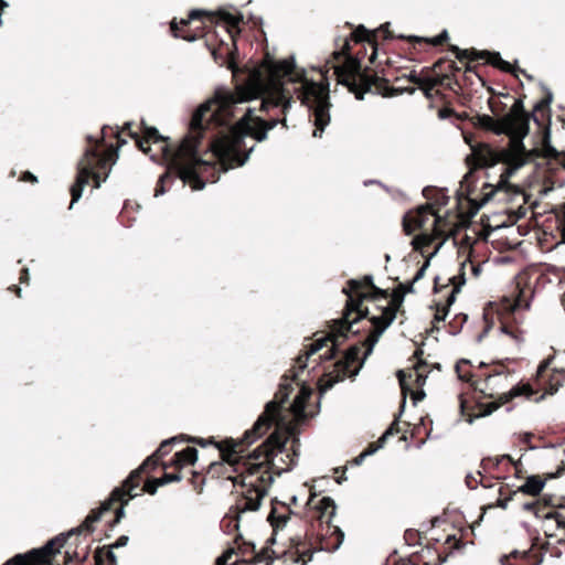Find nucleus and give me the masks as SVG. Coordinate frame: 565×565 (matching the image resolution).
I'll return each mask as SVG.
<instances>
[{
	"label": "nucleus",
	"mask_w": 565,
	"mask_h": 565,
	"mask_svg": "<svg viewBox=\"0 0 565 565\" xmlns=\"http://www.w3.org/2000/svg\"><path fill=\"white\" fill-rule=\"evenodd\" d=\"M242 20L233 7L214 10V63L225 66L236 81L235 92L214 89V129L220 128L214 131V174L247 162L254 150V145L247 148V137L262 142L278 124L287 127L294 94L308 107L313 137L320 138L331 121L329 84L308 78L294 57H267L262 70L254 71L238 65L235 39Z\"/></svg>",
	"instance_id": "f257e3e1"
},
{
	"label": "nucleus",
	"mask_w": 565,
	"mask_h": 565,
	"mask_svg": "<svg viewBox=\"0 0 565 565\" xmlns=\"http://www.w3.org/2000/svg\"><path fill=\"white\" fill-rule=\"evenodd\" d=\"M303 371L296 360L289 373L281 377L274 399L266 404L264 413L241 440L227 438L218 441L214 438V448H218L223 459L230 460L235 471H242V484L247 488L246 508L250 511L259 509L262 499L274 482V475L290 471L296 465L298 440L292 441V454L279 459L280 463L288 460L287 467H280L275 458L286 451L291 429L289 417L296 422L307 417L306 406L312 390L299 380Z\"/></svg>",
	"instance_id": "f03ea898"
},
{
	"label": "nucleus",
	"mask_w": 565,
	"mask_h": 565,
	"mask_svg": "<svg viewBox=\"0 0 565 565\" xmlns=\"http://www.w3.org/2000/svg\"><path fill=\"white\" fill-rule=\"evenodd\" d=\"M414 284L412 280L408 285H402V294H395L390 306L382 308L380 315L369 318V334L361 342V345H351L340 359L324 367V373L318 381L320 396L331 390L337 383L344 381L347 377H355L359 374L365 360L373 352L380 337L395 320L396 312L403 306L405 294L414 291Z\"/></svg>",
	"instance_id": "7ed1b4c3"
},
{
	"label": "nucleus",
	"mask_w": 565,
	"mask_h": 565,
	"mask_svg": "<svg viewBox=\"0 0 565 565\" xmlns=\"http://www.w3.org/2000/svg\"><path fill=\"white\" fill-rule=\"evenodd\" d=\"M363 288H370L376 292L384 294L382 289L374 285L373 277L371 275L364 276L363 280L350 279L347 282V287L343 288V292L348 296L347 310L343 319L333 322L332 330L328 338L316 340L308 351L297 358L300 370H306L308 367L310 358L320 351L326 345L327 341H331L332 345L320 358L324 361H329L330 363L327 364V366H329L334 362L332 360L335 359L342 340L348 339L349 333L360 332V329H354V327L361 320L367 318L369 315L367 309L362 308V299L364 298V295L362 294ZM324 367L326 365L323 369Z\"/></svg>",
	"instance_id": "20e7f679"
},
{
	"label": "nucleus",
	"mask_w": 565,
	"mask_h": 565,
	"mask_svg": "<svg viewBox=\"0 0 565 565\" xmlns=\"http://www.w3.org/2000/svg\"><path fill=\"white\" fill-rule=\"evenodd\" d=\"M503 118L510 129V149L499 152L488 145H480L478 148L472 147V150L482 166L493 167L500 161H507L518 169L532 158L531 151L526 150L523 143V139L530 131V120L533 119L535 122H540L535 115L525 110L521 98L514 102L510 111L503 115Z\"/></svg>",
	"instance_id": "39448f33"
},
{
	"label": "nucleus",
	"mask_w": 565,
	"mask_h": 565,
	"mask_svg": "<svg viewBox=\"0 0 565 565\" xmlns=\"http://www.w3.org/2000/svg\"><path fill=\"white\" fill-rule=\"evenodd\" d=\"M212 109V97H209L194 111L190 122V134L181 141L179 148L170 153L167 147L163 151L171 157L172 166L177 170L183 183L189 184L194 191L203 190L205 182L196 171V166L207 164L198 156V147L203 136V116Z\"/></svg>",
	"instance_id": "423d86ee"
},
{
	"label": "nucleus",
	"mask_w": 565,
	"mask_h": 565,
	"mask_svg": "<svg viewBox=\"0 0 565 565\" xmlns=\"http://www.w3.org/2000/svg\"><path fill=\"white\" fill-rule=\"evenodd\" d=\"M338 82L348 87L355 95V98L362 100L365 93L370 92L373 86L380 82L376 74H371L369 70L362 67L361 61L350 53V44L348 40L343 41L341 50L332 53V60H328Z\"/></svg>",
	"instance_id": "0eeeda50"
},
{
	"label": "nucleus",
	"mask_w": 565,
	"mask_h": 565,
	"mask_svg": "<svg viewBox=\"0 0 565 565\" xmlns=\"http://www.w3.org/2000/svg\"><path fill=\"white\" fill-rule=\"evenodd\" d=\"M429 215L434 216L433 227L434 233H422L413 238L412 245L414 249L423 252V248L429 246L435 238L443 235V231L439 228V224L444 218L435 214L430 206H420L416 211H409L404 215L403 227L407 235H411L415 230L423 228L429 218Z\"/></svg>",
	"instance_id": "6e6552de"
},
{
	"label": "nucleus",
	"mask_w": 565,
	"mask_h": 565,
	"mask_svg": "<svg viewBox=\"0 0 565 565\" xmlns=\"http://www.w3.org/2000/svg\"><path fill=\"white\" fill-rule=\"evenodd\" d=\"M104 160L97 158V154L94 150H87L84 157L78 162V175L76 182L71 189L72 193V202L70 209L74 206L76 202H78L83 195V191L85 186L88 184L90 178L95 181V188H99L102 185V181L99 175L95 172V164L103 163Z\"/></svg>",
	"instance_id": "1a4fd4ad"
},
{
	"label": "nucleus",
	"mask_w": 565,
	"mask_h": 565,
	"mask_svg": "<svg viewBox=\"0 0 565 565\" xmlns=\"http://www.w3.org/2000/svg\"><path fill=\"white\" fill-rule=\"evenodd\" d=\"M68 536L61 534L43 545L40 548H33L24 554H18L11 559L7 561L4 565H44L47 564L50 557L60 553V548L64 546Z\"/></svg>",
	"instance_id": "9d476101"
},
{
	"label": "nucleus",
	"mask_w": 565,
	"mask_h": 565,
	"mask_svg": "<svg viewBox=\"0 0 565 565\" xmlns=\"http://www.w3.org/2000/svg\"><path fill=\"white\" fill-rule=\"evenodd\" d=\"M321 510V516H328L327 519V533L328 537H322L320 542V550L328 552H335L340 548L344 540L343 531L335 525L331 524L332 519L335 515L337 504L330 497H323L319 502Z\"/></svg>",
	"instance_id": "9b49d317"
},
{
	"label": "nucleus",
	"mask_w": 565,
	"mask_h": 565,
	"mask_svg": "<svg viewBox=\"0 0 565 565\" xmlns=\"http://www.w3.org/2000/svg\"><path fill=\"white\" fill-rule=\"evenodd\" d=\"M451 52L455 53L456 57L459 61L462 60H487L490 64L494 65L495 67L505 71L511 72L515 76L519 75V73H522L524 76H526L529 79H532V76L526 74L524 70H521L520 67L512 66L508 61H504L500 53L498 52H488V51H478L476 49L471 50H461L456 45L450 46Z\"/></svg>",
	"instance_id": "f8f14e48"
},
{
	"label": "nucleus",
	"mask_w": 565,
	"mask_h": 565,
	"mask_svg": "<svg viewBox=\"0 0 565 565\" xmlns=\"http://www.w3.org/2000/svg\"><path fill=\"white\" fill-rule=\"evenodd\" d=\"M214 450H217L218 458H220V461L214 460V476L217 475V477L220 478L221 475H226L228 471V475L224 478L227 480H231L233 482L234 487L239 486L243 489L242 493L244 495V501L242 503V509L244 511L247 510V508H246L247 488L243 487V484H242V471H235L233 468V465L230 462V460L223 459L218 448H214ZM248 511H250V510L248 509Z\"/></svg>",
	"instance_id": "ddd939ff"
},
{
	"label": "nucleus",
	"mask_w": 565,
	"mask_h": 565,
	"mask_svg": "<svg viewBox=\"0 0 565 565\" xmlns=\"http://www.w3.org/2000/svg\"><path fill=\"white\" fill-rule=\"evenodd\" d=\"M290 513L291 511L285 503L278 502L273 505L267 520L269 521L274 531L280 530L287 524Z\"/></svg>",
	"instance_id": "4468645a"
},
{
	"label": "nucleus",
	"mask_w": 565,
	"mask_h": 565,
	"mask_svg": "<svg viewBox=\"0 0 565 565\" xmlns=\"http://www.w3.org/2000/svg\"><path fill=\"white\" fill-rule=\"evenodd\" d=\"M532 393V388L529 385H515L509 392L500 395L499 403L489 405L488 409L484 412V415H490L501 405L509 403L516 396L531 395Z\"/></svg>",
	"instance_id": "2eb2a0df"
},
{
	"label": "nucleus",
	"mask_w": 565,
	"mask_h": 565,
	"mask_svg": "<svg viewBox=\"0 0 565 565\" xmlns=\"http://www.w3.org/2000/svg\"><path fill=\"white\" fill-rule=\"evenodd\" d=\"M478 124L488 130L493 131L497 135H508L510 137V129L504 121L503 116L500 118H494L490 115H479L478 116Z\"/></svg>",
	"instance_id": "dca6fc26"
},
{
	"label": "nucleus",
	"mask_w": 565,
	"mask_h": 565,
	"mask_svg": "<svg viewBox=\"0 0 565 565\" xmlns=\"http://www.w3.org/2000/svg\"><path fill=\"white\" fill-rule=\"evenodd\" d=\"M541 154L546 159L557 161L565 169V152H561L552 146L550 130H546L542 137Z\"/></svg>",
	"instance_id": "f3484780"
},
{
	"label": "nucleus",
	"mask_w": 565,
	"mask_h": 565,
	"mask_svg": "<svg viewBox=\"0 0 565 565\" xmlns=\"http://www.w3.org/2000/svg\"><path fill=\"white\" fill-rule=\"evenodd\" d=\"M544 487L545 480L542 479L540 476L532 475L525 479V482L522 486H520L518 490L513 492V494L522 492L535 497L541 493Z\"/></svg>",
	"instance_id": "a211bd4d"
},
{
	"label": "nucleus",
	"mask_w": 565,
	"mask_h": 565,
	"mask_svg": "<svg viewBox=\"0 0 565 565\" xmlns=\"http://www.w3.org/2000/svg\"><path fill=\"white\" fill-rule=\"evenodd\" d=\"M152 460V457H149L138 469L134 470L129 477L124 481L122 488L125 491V495H129L130 499H134L137 494L134 491L138 488V482L135 481L145 469L147 463Z\"/></svg>",
	"instance_id": "6ab92c4d"
},
{
	"label": "nucleus",
	"mask_w": 565,
	"mask_h": 565,
	"mask_svg": "<svg viewBox=\"0 0 565 565\" xmlns=\"http://www.w3.org/2000/svg\"><path fill=\"white\" fill-rule=\"evenodd\" d=\"M300 542L295 543L294 551H288L284 553L285 562H291V564H299L302 562V565L306 564L305 556L308 555V561L312 558V553L309 550H300Z\"/></svg>",
	"instance_id": "aec40b11"
},
{
	"label": "nucleus",
	"mask_w": 565,
	"mask_h": 565,
	"mask_svg": "<svg viewBox=\"0 0 565 565\" xmlns=\"http://www.w3.org/2000/svg\"><path fill=\"white\" fill-rule=\"evenodd\" d=\"M202 15H212V12L210 11H205V10H200V9H194L192 10L190 13H189V17L188 19H181L179 22L178 20L174 18L171 22H170V28H171V31L173 32V35L175 38H179V34L177 33V30L179 28V24L181 25H186L189 22L191 21H194V20H198L199 18H201Z\"/></svg>",
	"instance_id": "412c9836"
},
{
	"label": "nucleus",
	"mask_w": 565,
	"mask_h": 565,
	"mask_svg": "<svg viewBox=\"0 0 565 565\" xmlns=\"http://www.w3.org/2000/svg\"><path fill=\"white\" fill-rule=\"evenodd\" d=\"M468 260H465L461 263L460 273L458 276H455L451 281L455 285L454 289L451 290L450 295L447 298V305L448 307L451 306L456 300V295L460 291L461 287L466 284V274H465V267Z\"/></svg>",
	"instance_id": "4be33fe9"
},
{
	"label": "nucleus",
	"mask_w": 565,
	"mask_h": 565,
	"mask_svg": "<svg viewBox=\"0 0 565 565\" xmlns=\"http://www.w3.org/2000/svg\"><path fill=\"white\" fill-rule=\"evenodd\" d=\"M523 509L525 511H530V512H533L536 516H542L541 515V509L539 508V504L536 501H532V502H526L523 504ZM544 518H554L556 523H557V527L559 529H565V519L559 514V513H547L545 515H543Z\"/></svg>",
	"instance_id": "5701e85b"
},
{
	"label": "nucleus",
	"mask_w": 565,
	"mask_h": 565,
	"mask_svg": "<svg viewBox=\"0 0 565 565\" xmlns=\"http://www.w3.org/2000/svg\"><path fill=\"white\" fill-rule=\"evenodd\" d=\"M238 557L234 547H227L221 556L214 561V565H237Z\"/></svg>",
	"instance_id": "b1692460"
},
{
	"label": "nucleus",
	"mask_w": 565,
	"mask_h": 565,
	"mask_svg": "<svg viewBox=\"0 0 565 565\" xmlns=\"http://www.w3.org/2000/svg\"><path fill=\"white\" fill-rule=\"evenodd\" d=\"M178 462L181 465L195 463L198 460V450L193 447H188L184 450L177 454Z\"/></svg>",
	"instance_id": "393cba45"
},
{
	"label": "nucleus",
	"mask_w": 565,
	"mask_h": 565,
	"mask_svg": "<svg viewBox=\"0 0 565 565\" xmlns=\"http://www.w3.org/2000/svg\"><path fill=\"white\" fill-rule=\"evenodd\" d=\"M125 498V491L124 489L116 488L113 490L110 498L106 501H104L98 509L103 514L111 509V504L115 501H122Z\"/></svg>",
	"instance_id": "a878e982"
},
{
	"label": "nucleus",
	"mask_w": 565,
	"mask_h": 565,
	"mask_svg": "<svg viewBox=\"0 0 565 565\" xmlns=\"http://www.w3.org/2000/svg\"><path fill=\"white\" fill-rule=\"evenodd\" d=\"M146 140L140 141L139 146L143 152H147L149 149L145 147V142L148 140H153L154 142L163 141V136H161L156 127H146L145 129Z\"/></svg>",
	"instance_id": "bb28decb"
},
{
	"label": "nucleus",
	"mask_w": 565,
	"mask_h": 565,
	"mask_svg": "<svg viewBox=\"0 0 565 565\" xmlns=\"http://www.w3.org/2000/svg\"><path fill=\"white\" fill-rule=\"evenodd\" d=\"M443 245H444V241L437 244L434 252L429 255V257L425 260V263L422 265V267L417 270L416 275L413 278V282L420 280L425 276V273H426L427 268L429 267L430 259L439 252V249L443 247Z\"/></svg>",
	"instance_id": "cd10ccee"
},
{
	"label": "nucleus",
	"mask_w": 565,
	"mask_h": 565,
	"mask_svg": "<svg viewBox=\"0 0 565 565\" xmlns=\"http://www.w3.org/2000/svg\"><path fill=\"white\" fill-rule=\"evenodd\" d=\"M352 38L355 42L367 41L372 43L374 34L371 33L364 25H359L352 33Z\"/></svg>",
	"instance_id": "c85d7f7f"
},
{
	"label": "nucleus",
	"mask_w": 565,
	"mask_h": 565,
	"mask_svg": "<svg viewBox=\"0 0 565 565\" xmlns=\"http://www.w3.org/2000/svg\"><path fill=\"white\" fill-rule=\"evenodd\" d=\"M93 524H94V522L88 521V518L86 516L85 520L83 521V523L78 527L72 529L70 532H67V536H71L73 534H81L85 531L93 532V530H94Z\"/></svg>",
	"instance_id": "c756f323"
},
{
	"label": "nucleus",
	"mask_w": 565,
	"mask_h": 565,
	"mask_svg": "<svg viewBox=\"0 0 565 565\" xmlns=\"http://www.w3.org/2000/svg\"><path fill=\"white\" fill-rule=\"evenodd\" d=\"M553 100V95L550 90H546V96L542 100L537 102L534 106L535 111L543 110L544 108H547Z\"/></svg>",
	"instance_id": "7c9ffc66"
},
{
	"label": "nucleus",
	"mask_w": 565,
	"mask_h": 565,
	"mask_svg": "<svg viewBox=\"0 0 565 565\" xmlns=\"http://www.w3.org/2000/svg\"><path fill=\"white\" fill-rule=\"evenodd\" d=\"M553 100V95L550 90H546V96L542 100L537 102L534 106L535 111L543 110L544 108H547Z\"/></svg>",
	"instance_id": "2f4dec72"
},
{
	"label": "nucleus",
	"mask_w": 565,
	"mask_h": 565,
	"mask_svg": "<svg viewBox=\"0 0 565 565\" xmlns=\"http://www.w3.org/2000/svg\"><path fill=\"white\" fill-rule=\"evenodd\" d=\"M503 459L509 460V461H510V462L515 467L516 471H519V468H518V467H519V462H518V461H514V460H513V458H512L510 455H503V456H501V457H497V458H494V459H493V465H494V466H499V463H500V462H501V460H503ZM486 461H492V459H491V458L483 459V460H482V465H483V466H486Z\"/></svg>",
	"instance_id": "473e14b6"
},
{
	"label": "nucleus",
	"mask_w": 565,
	"mask_h": 565,
	"mask_svg": "<svg viewBox=\"0 0 565 565\" xmlns=\"http://www.w3.org/2000/svg\"><path fill=\"white\" fill-rule=\"evenodd\" d=\"M159 484L166 486L168 483L180 481L182 479V476L179 473H166L163 477L158 478Z\"/></svg>",
	"instance_id": "72a5a7b5"
},
{
	"label": "nucleus",
	"mask_w": 565,
	"mask_h": 565,
	"mask_svg": "<svg viewBox=\"0 0 565 565\" xmlns=\"http://www.w3.org/2000/svg\"><path fill=\"white\" fill-rule=\"evenodd\" d=\"M425 363L419 361L415 366L416 383L423 385L426 381L427 375L422 372V367Z\"/></svg>",
	"instance_id": "f704fd0d"
},
{
	"label": "nucleus",
	"mask_w": 565,
	"mask_h": 565,
	"mask_svg": "<svg viewBox=\"0 0 565 565\" xmlns=\"http://www.w3.org/2000/svg\"><path fill=\"white\" fill-rule=\"evenodd\" d=\"M159 482L160 481L158 478L148 480L145 483V491H147L150 494H154L158 491V488L162 486V484H159Z\"/></svg>",
	"instance_id": "c9c22d12"
},
{
	"label": "nucleus",
	"mask_w": 565,
	"mask_h": 565,
	"mask_svg": "<svg viewBox=\"0 0 565 565\" xmlns=\"http://www.w3.org/2000/svg\"><path fill=\"white\" fill-rule=\"evenodd\" d=\"M448 39H449V34H448L447 30H444L440 34H438L436 38H434L431 40V43L434 45H440L444 42H446Z\"/></svg>",
	"instance_id": "e433bc0d"
},
{
	"label": "nucleus",
	"mask_w": 565,
	"mask_h": 565,
	"mask_svg": "<svg viewBox=\"0 0 565 565\" xmlns=\"http://www.w3.org/2000/svg\"><path fill=\"white\" fill-rule=\"evenodd\" d=\"M394 434V429H393V426L390 427L381 437L380 439L375 443L376 445H382V448L384 447L388 436H392Z\"/></svg>",
	"instance_id": "4c0bfd02"
},
{
	"label": "nucleus",
	"mask_w": 565,
	"mask_h": 565,
	"mask_svg": "<svg viewBox=\"0 0 565 565\" xmlns=\"http://www.w3.org/2000/svg\"><path fill=\"white\" fill-rule=\"evenodd\" d=\"M468 363H469V361H467V360H462L461 362H459V363H457V364H456V372L458 373V377H459L460 380H462V381H468V380H469L468 375H467V374H463V373L461 372V364H468Z\"/></svg>",
	"instance_id": "58836bf2"
},
{
	"label": "nucleus",
	"mask_w": 565,
	"mask_h": 565,
	"mask_svg": "<svg viewBox=\"0 0 565 565\" xmlns=\"http://www.w3.org/2000/svg\"><path fill=\"white\" fill-rule=\"evenodd\" d=\"M128 542H129V537L127 535H121L117 539V541L115 542L113 547H115V548L124 547L128 544Z\"/></svg>",
	"instance_id": "ea45409f"
},
{
	"label": "nucleus",
	"mask_w": 565,
	"mask_h": 565,
	"mask_svg": "<svg viewBox=\"0 0 565 565\" xmlns=\"http://www.w3.org/2000/svg\"><path fill=\"white\" fill-rule=\"evenodd\" d=\"M382 448V445L371 444L369 447L364 450V456H372L374 455L379 449Z\"/></svg>",
	"instance_id": "a19ab883"
},
{
	"label": "nucleus",
	"mask_w": 565,
	"mask_h": 565,
	"mask_svg": "<svg viewBox=\"0 0 565 565\" xmlns=\"http://www.w3.org/2000/svg\"><path fill=\"white\" fill-rule=\"evenodd\" d=\"M128 504V500H122V505L116 511V522H120L125 516V505Z\"/></svg>",
	"instance_id": "79ce46f5"
},
{
	"label": "nucleus",
	"mask_w": 565,
	"mask_h": 565,
	"mask_svg": "<svg viewBox=\"0 0 565 565\" xmlns=\"http://www.w3.org/2000/svg\"><path fill=\"white\" fill-rule=\"evenodd\" d=\"M102 516H103V513H102L99 510H94V511H92V512L87 515L88 521H92V522H94V523H95V522H97V521H99V520L102 519Z\"/></svg>",
	"instance_id": "37998d69"
},
{
	"label": "nucleus",
	"mask_w": 565,
	"mask_h": 565,
	"mask_svg": "<svg viewBox=\"0 0 565 565\" xmlns=\"http://www.w3.org/2000/svg\"><path fill=\"white\" fill-rule=\"evenodd\" d=\"M179 440V437H172V438H169L167 440H163L160 445V448L157 450V454H162L163 452V448L167 446V445H170V444H174Z\"/></svg>",
	"instance_id": "c03bdc74"
},
{
	"label": "nucleus",
	"mask_w": 565,
	"mask_h": 565,
	"mask_svg": "<svg viewBox=\"0 0 565 565\" xmlns=\"http://www.w3.org/2000/svg\"><path fill=\"white\" fill-rule=\"evenodd\" d=\"M466 483H467L468 488H470V489H476V488H477V484H478V481H477V479H476V477H475V476H472V475H468V476L466 477Z\"/></svg>",
	"instance_id": "a18cd8bd"
},
{
	"label": "nucleus",
	"mask_w": 565,
	"mask_h": 565,
	"mask_svg": "<svg viewBox=\"0 0 565 565\" xmlns=\"http://www.w3.org/2000/svg\"><path fill=\"white\" fill-rule=\"evenodd\" d=\"M367 456H364V451H362L358 457L353 459V465L360 466L365 460Z\"/></svg>",
	"instance_id": "49530a36"
},
{
	"label": "nucleus",
	"mask_w": 565,
	"mask_h": 565,
	"mask_svg": "<svg viewBox=\"0 0 565 565\" xmlns=\"http://www.w3.org/2000/svg\"><path fill=\"white\" fill-rule=\"evenodd\" d=\"M510 500H512V497L507 498V499H500V500H498L497 504H498V507H500L501 509H507L508 503H509V501H510Z\"/></svg>",
	"instance_id": "de8ad7c7"
},
{
	"label": "nucleus",
	"mask_w": 565,
	"mask_h": 565,
	"mask_svg": "<svg viewBox=\"0 0 565 565\" xmlns=\"http://www.w3.org/2000/svg\"><path fill=\"white\" fill-rule=\"evenodd\" d=\"M471 270H472L473 276L478 277L481 273V265L480 264H478V265L471 264Z\"/></svg>",
	"instance_id": "09e8293b"
},
{
	"label": "nucleus",
	"mask_w": 565,
	"mask_h": 565,
	"mask_svg": "<svg viewBox=\"0 0 565 565\" xmlns=\"http://www.w3.org/2000/svg\"><path fill=\"white\" fill-rule=\"evenodd\" d=\"M363 184H364L365 186H369V185H371V184H379V185H381V186H383V188H385V189H386V186H385L381 181H379V180H365V181L363 182Z\"/></svg>",
	"instance_id": "8fccbe9b"
},
{
	"label": "nucleus",
	"mask_w": 565,
	"mask_h": 565,
	"mask_svg": "<svg viewBox=\"0 0 565 565\" xmlns=\"http://www.w3.org/2000/svg\"><path fill=\"white\" fill-rule=\"evenodd\" d=\"M447 312H448L447 310H446L443 315H439V313L437 312V313L435 315V319H434L435 323L440 322V321H444V320H445V318H446V316H447Z\"/></svg>",
	"instance_id": "3c124183"
},
{
	"label": "nucleus",
	"mask_w": 565,
	"mask_h": 565,
	"mask_svg": "<svg viewBox=\"0 0 565 565\" xmlns=\"http://www.w3.org/2000/svg\"><path fill=\"white\" fill-rule=\"evenodd\" d=\"M532 437H533V435L531 433H525L521 436V441L524 444H527V443H530Z\"/></svg>",
	"instance_id": "603ef678"
},
{
	"label": "nucleus",
	"mask_w": 565,
	"mask_h": 565,
	"mask_svg": "<svg viewBox=\"0 0 565 565\" xmlns=\"http://www.w3.org/2000/svg\"><path fill=\"white\" fill-rule=\"evenodd\" d=\"M24 180L25 181L38 182V178L34 174H32L31 172H26L24 174Z\"/></svg>",
	"instance_id": "864d4df0"
},
{
	"label": "nucleus",
	"mask_w": 565,
	"mask_h": 565,
	"mask_svg": "<svg viewBox=\"0 0 565 565\" xmlns=\"http://www.w3.org/2000/svg\"><path fill=\"white\" fill-rule=\"evenodd\" d=\"M397 377L399 380V383H401L402 387H404V385H405V373H404V371H398L397 372Z\"/></svg>",
	"instance_id": "5fc2aeb1"
},
{
	"label": "nucleus",
	"mask_w": 565,
	"mask_h": 565,
	"mask_svg": "<svg viewBox=\"0 0 565 565\" xmlns=\"http://www.w3.org/2000/svg\"><path fill=\"white\" fill-rule=\"evenodd\" d=\"M550 364V360H546L544 361L540 366H539V373H543L545 371V369Z\"/></svg>",
	"instance_id": "6e6d98bb"
},
{
	"label": "nucleus",
	"mask_w": 565,
	"mask_h": 565,
	"mask_svg": "<svg viewBox=\"0 0 565 565\" xmlns=\"http://www.w3.org/2000/svg\"><path fill=\"white\" fill-rule=\"evenodd\" d=\"M388 26H390V22H386L385 24H383V25L381 26V29H382V30H384V31L386 32L385 38H391V34H390V32H388Z\"/></svg>",
	"instance_id": "4d7b16f0"
},
{
	"label": "nucleus",
	"mask_w": 565,
	"mask_h": 565,
	"mask_svg": "<svg viewBox=\"0 0 565 565\" xmlns=\"http://www.w3.org/2000/svg\"><path fill=\"white\" fill-rule=\"evenodd\" d=\"M521 307V300L518 299L516 301H514V303L511 306V310L512 311H515L518 310L519 308Z\"/></svg>",
	"instance_id": "13d9d810"
},
{
	"label": "nucleus",
	"mask_w": 565,
	"mask_h": 565,
	"mask_svg": "<svg viewBox=\"0 0 565 565\" xmlns=\"http://www.w3.org/2000/svg\"><path fill=\"white\" fill-rule=\"evenodd\" d=\"M108 558H109L113 563H115V562L117 561V557H116V555H115V553H114L113 551H109V552H108Z\"/></svg>",
	"instance_id": "bf43d9fd"
},
{
	"label": "nucleus",
	"mask_w": 565,
	"mask_h": 565,
	"mask_svg": "<svg viewBox=\"0 0 565 565\" xmlns=\"http://www.w3.org/2000/svg\"><path fill=\"white\" fill-rule=\"evenodd\" d=\"M425 397V393L423 391L418 392L415 396V402L420 401Z\"/></svg>",
	"instance_id": "052dcab7"
},
{
	"label": "nucleus",
	"mask_w": 565,
	"mask_h": 565,
	"mask_svg": "<svg viewBox=\"0 0 565 565\" xmlns=\"http://www.w3.org/2000/svg\"><path fill=\"white\" fill-rule=\"evenodd\" d=\"M199 443H200V445H201L202 447H206L207 445H212V439H206V440H203V439H202V440H200Z\"/></svg>",
	"instance_id": "680f3d73"
},
{
	"label": "nucleus",
	"mask_w": 565,
	"mask_h": 565,
	"mask_svg": "<svg viewBox=\"0 0 565 565\" xmlns=\"http://www.w3.org/2000/svg\"><path fill=\"white\" fill-rule=\"evenodd\" d=\"M163 193H164V189H163V186H160L159 189L156 190L154 196L158 198V196L162 195Z\"/></svg>",
	"instance_id": "e2e57ef3"
},
{
	"label": "nucleus",
	"mask_w": 565,
	"mask_h": 565,
	"mask_svg": "<svg viewBox=\"0 0 565 565\" xmlns=\"http://www.w3.org/2000/svg\"><path fill=\"white\" fill-rule=\"evenodd\" d=\"M8 7H9V3L6 0H0V8H1V10H4Z\"/></svg>",
	"instance_id": "0e129e2a"
},
{
	"label": "nucleus",
	"mask_w": 565,
	"mask_h": 565,
	"mask_svg": "<svg viewBox=\"0 0 565 565\" xmlns=\"http://www.w3.org/2000/svg\"><path fill=\"white\" fill-rule=\"evenodd\" d=\"M183 39L189 42H194L196 40L195 35L184 36Z\"/></svg>",
	"instance_id": "69168bd1"
},
{
	"label": "nucleus",
	"mask_w": 565,
	"mask_h": 565,
	"mask_svg": "<svg viewBox=\"0 0 565 565\" xmlns=\"http://www.w3.org/2000/svg\"><path fill=\"white\" fill-rule=\"evenodd\" d=\"M422 354H423V350H417V351L415 352V356H416L417 359H419V356H420Z\"/></svg>",
	"instance_id": "338daca9"
},
{
	"label": "nucleus",
	"mask_w": 565,
	"mask_h": 565,
	"mask_svg": "<svg viewBox=\"0 0 565 565\" xmlns=\"http://www.w3.org/2000/svg\"><path fill=\"white\" fill-rule=\"evenodd\" d=\"M562 236H563V243H565V230L563 231Z\"/></svg>",
	"instance_id": "774afa93"
}]
</instances>
